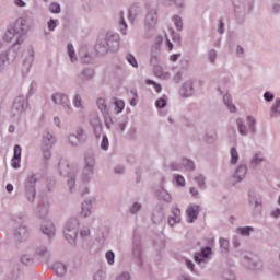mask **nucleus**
Wrapping results in <instances>:
<instances>
[{"instance_id": "nucleus-15", "label": "nucleus", "mask_w": 280, "mask_h": 280, "mask_svg": "<svg viewBox=\"0 0 280 280\" xmlns=\"http://www.w3.org/2000/svg\"><path fill=\"white\" fill-rule=\"evenodd\" d=\"M213 255V248L210 246H206L201 248L200 253L195 254L194 259L196 264H205L207 259H211V256Z\"/></svg>"}, {"instance_id": "nucleus-46", "label": "nucleus", "mask_w": 280, "mask_h": 280, "mask_svg": "<svg viewBox=\"0 0 280 280\" xmlns=\"http://www.w3.org/2000/svg\"><path fill=\"white\" fill-rule=\"evenodd\" d=\"M128 127V120H118L115 125V129L121 135V132L126 131Z\"/></svg>"}, {"instance_id": "nucleus-2", "label": "nucleus", "mask_w": 280, "mask_h": 280, "mask_svg": "<svg viewBox=\"0 0 280 280\" xmlns=\"http://www.w3.org/2000/svg\"><path fill=\"white\" fill-rule=\"evenodd\" d=\"M117 47H119V34L107 32L98 37L95 50L98 56H106L109 51H117Z\"/></svg>"}, {"instance_id": "nucleus-7", "label": "nucleus", "mask_w": 280, "mask_h": 280, "mask_svg": "<svg viewBox=\"0 0 280 280\" xmlns=\"http://www.w3.org/2000/svg\"><path fill=\"white\" fill-rule=\"evenodd\" d=\"M58 171L60 176H69L68 187L70 191H73V188L75 187V173L69 171V162H67V160H60Z\"/></svg>"}, {"instance_id": "nucleus-19", "label": "nucleus", "mask_w": 280, "mask_h": 280, "mask_svg": "<svg viewBox=\"0 0 280 280\" xmlns=\"http://www.w3.org/2000/svg\"><path fill=\"white\" fill-rule=\"evenodd\" d=\"M92 210H93V201H91L90 199H86L81 203L80 213L82 218H91Z\"/></svg>"}, {"instance_id": "nucleus-51", "label": "nucleus", "mask_w": 280, "mask_h": 280, "mask_svg": "<svg viewBox=\"0 0 280 280\" xmlns=\"http://www.w3.org/2000/svg\"><path fill=\"white\" fill-rule=\"evenodd\" d=\"M115 112L116 113H124V108H126V103L122 100H117L114 102Z\"/></svg>"}, {"instance_id": "nucleus-24", "label": "nucleus", "mask_w": 280, "mask_h": 280, "mask_svg": "<svg viewBox=\"0 0 280 280\" xmlns=\"http://www.w3.org/2000/svg\"><path fill=\"white\" fill-rule=\"evenodd\" d=\"M165 218V212H163V209L155 208L152 211V222L154 224H161L163 222V219Z\"/></svg>"}, {"instance_id": "nucleus-16", "label": "nucleus", "mask_w": 280, "mask_h": 280, "mask_svg": "<svg viewBox=\"0 0 280 280\" xmlns=\"http://www.w3.org/2000/svg\"><path fill=\"white\" fill-rule=\"evenodd\" d=\"M248 172V167L246 164H240L235 172L234 175L232 176V185H237V183H242L244 178H246V174Z\"/></svg>"}, {"instance_id": "nucleus-54", "label": "nucleus", "mask_w": 280, "mask_h": 280, "mask_svg": "<svg viewBox=\"0 0 280 280\" xmlns=\"http://www.w3.org/2000/svg\"><path fill=\"white\" fill-rule=\"evenodd\" d=\"M126 60L129 62V65H132L136 69L139 68V63L137 62V58H135V55L128 52L126 55Z\"/></svg>"}, {"instance_id": "nucleus-11", "label": "nucleus", "mask_w": 280, "mask_h": 280, "mask_svg": "<svg viewBox=\"0 0 280 280\" xmlns=\"http://www.w3.org/2000/svg\"><path fill=\"white\" fill-rule=\"evenodd\" d=\"M16 58H19V50L15 48L10 47L9 49L0 52V71H3V67H5V62H8V60L14 62Z\"/></svg>"}, {"instance_id": "nucleus-13", "label": "nucleus", "mask_w": 280, "mask_h": 280, "mask_svg": "<svg viewBox=\"0 0 280 280\" xmlns=\"http://www.w3.org/2000/svg\"><path fill=\"white\" fill-rule=\"evenodd\" d=\"M25 110H27V98L25 96H18L12 107L13 115H21Z\"/></svg>"}, {"instance_id": "nucleus-35", "label": "nucleus", "mask_w": 280, "mask_h": 280, "mask_svg": "<svg viewBox=\"0 0 280 280\" xmlns=\"http://www.w3.org/2000/svg\"><path fill=\"white\" fill-rule=\"evenodd\" d=\"M79 240H82V242H89L91 240V229L89 226H83L80 230Z\"/></svg>"}, {"instance_id": "nucleus-9", "label": "nucleus", "mask_w": 280, "mask_h": 280, "mask_svg": "<svg viewBox=\"0 0 280 280\" xmlns=\"http://www.w3.org/2000/svg\"><path fill=\"white\" fill-rule=\"evenodd\" d=\"M156 23H159V11L156 9H149L143 22L144 31L152 32L156 27Z\"/></svg>"}, {"instance_id": "nucleus-1", "label": "nucleus", "mask_w": 280, "mask_h": 280, "mask_svg": "<svg viewBox=\"0 0 280 280\" xmlns=\"http://www.w3.org/2000/svg\"><path fill=\"white\" fill-rule=\"evenodd\" d=\"M27 32H30V24H27V20L19 18L14 24L7 30L3 40H5V43H12V40H15L11 47L16 51H21V44L25 43Z\"/></svg>"}, {"instance_id": "nucleus-31", "label": "nucleus", "mask_w": 280, "mask_h": 280, "mask_svg": "<svg viewBox=\"0 0 280 280\" xmlns=\"http://www.w3.org/2000/svg\"><path fill=\"white\" fill-rule=\"evenodd\" d=\"M96 106L102 115H108V105L106 104V98L98 97L96 101Z\"/></svg>"}, {"instance_id": "nucleus-29", "label": "nucleus", "mask_w": 280, "mask_h": 280, "mask_svg": "<svg viewBox=\"0 0 280 280\" xmlns=\"http://www.w3.org/2000/svg\"><path fill=\"white\" fill-rule=\"evenodd\" d=\"M264 161H266V158H264V154L256 153L250 159L249 165H250V167H257V166L261 165V163H264Z\"/></svg>"}, {"instance_id": "nucleus-56", "label": "nucleus", "mask_w": 280, "mask_h": 280, "mask_svg": "<svg viewBox=\"0 0 280 280\" xmlns=\"http://www.w3.org/2000/svg\"><path fill=\"white\" fill-rule=\"evenodd\" d=\"M245 266L249 270H255V268H257V261H255L253 258L245 257Z\"/></svg>"}, {"instance_id": "nucleus-50", "label": "nucleus", "mask_w": 280, "mask_h": 280, "mask_svg": "<svg viewBox=\"0 0 280 280\" xmlns=\"http://www.w3.org/2000/svg\"><path fill=\"white\" fill-rule=\"evenodd\" d=\"M119 16H120V32L121 34L126 35V30H128V24L126 23V19H124V11L119 12Z\"/></svg>"}, {"instance_id": "nucleus-14", "label": "nucleus", "mask_w": 280, "mask_h": 280, "mask_svg": "<svg viewBox=\"0 0 280 280\" xmlns=\"http://www.w3.org/2000/svg\"><path fill=\"white\" fill-rule=\"evenodd\" d=\"M34 48H28L27 51L24 54V58L22 60V70L25 73H30V69L34 65Z\"/></svg>"}, {"instance_id": "nucleus-60", "label": "nucleus", "mask_w": 280, "mask_h": 280, "mask_svg": "<svg viewBox=\"0 0 280 280\" xmlns=\"http://www.w3.org/2000/svg\"><path fill=\"white\" fill-rule=\"evenodd\" d=\"M132 277L130 276V272L128 271H122L121 273H119L117 277H116V280H131Z\"/></svg>"}, {"instance_id": "nucleus-58", "label": "nucleus", "mask_w": 280, "mask_h": 280, "mask_svg": "<svg viewBox=\"0 0 280 280\" xmlns=\"http://www.w3.org/2000/svg\"><path fill=\"white\" fill-rule=\"evenodd\" d=\"M108 148H110V142L108 141V137L104 135L101 141V149H103L106 152Z\"/></svg>"}, {"instance_id": "nucleus-36", "label": "nucleus", "mask_w": 280, "mask_h": 280, "mask_svg": "<svg viewBox=\"0 0 280 280\" xmlns=\"http://www.w3.org/2000/svg\"><path fill=\"white\" fill-rule=\"evenodd\" d=\"M230 156V165H237V163L240 162V152H237V148H231Z\"/></svg>"}, {"instance_id": "nucleus-55", "label": "nucleus", "mask_w": 280, "mask_h": 280, "mask_svg": "<svg viewBox=\"0 0 280 280\" xmlns=\"http://www.w3.org/2000/svg\"><path fill=\"white\" fill-rule=\"evenodd\" d=\"M105 259H107V264L109 266H114L115 265V252H113V250L106 252Z\"/></svg>"}, {"instance_id": "nucleus-53", "label": "nucleus", "mask_w": 280, "mask_h": 280, "mask_svg": "<svg viewBox=\"0 0 280 280\" xmlns=\"http://www.w3.org/2000/svg\"><path fill=\"white\" fill-rule=\"evenodd\" d=\"M170 168L173 172H180V171H183V160H179V161L171 163Z\"/></svg>"}, {"instance_id": "nucleus-17", "label": "nucleus", "mask_w": 280, "mask_h": 280, "mask_svg": "<svg viewBox=\"0 0 280 280\" xmlns=\"http://www.w3.org/2000/svg\"><path fill=\"white\" fill-rule=\"evenodd\" d=\"M202 210V208H200L199 205L196 203H190L187 209H186V213H187V221L188 222H196V220H198V215H200V211Z\"/></svg>"}, {"instance_id": "nucleus-44", "label": "nucleus", "mask_w": 280, "mask_h": 280, "mask_svg": "<svg viewBox=\"0 0 280 280\" xmlns=\"http://www.w3.org/2000/svg\"><path fill=\"white\" fill-rule=\"evenodd\" d=\"M253 231H255L253 226L237 228V233H240L244 237H250V233H253Z\"/></svg>"}, {"instance_id": "nucleus-10", "label": "nucleus", "mask_w": 280, "mask_h": 280, "mask_svg": "<svg viewBox=\"0 0 280 280\" xmlns=\"http://www.w3.org/2000/svg\"><path fill=\"white\" fill-rule=\"evenodd\" d=\"M68 141L72 148H80V144L86 141V132L84 129L78 128L74 133L68 135Z\"/></svg>"}, {"instance_id": "nucleus-40", "label": "nucleus", "mask_w": 280, "mask_h": 280, "mask_svg": "<svg viewBox=\"0 0 280 280\" xmlns=\"http://www.w3.org/2000/svg\"><path fill=\"white\" fill-rule=\"evenodd\" d=\"M182 167L188 172H194L196 170V164L189 159H182Z\"/></svg>"}, {"instance_id": "nucleus-41", "label": "nucleus", "mask_w": 280, "mask_h": 280, "mask_svg": "<svg viewBox=\"0 0 280 280\" xmlns=\"http://www.w3.org/2000/svg\"><path fill=\"white\" fill-rule=\"evenodd\" d=\"M67 51L70 58V62H78V55H75V48L73 47V44H68Z\"/></svg>"}, {"instance_id": "nucleus-8", "label": "nucleus", "mask_w": 280, "mask_h": 280, "mask_svg": "<svg viewBox=\"0 0 280 280\" xmlns=\"http://www.w3.org/2000/svg\"><path fill=\"white\" fill-rule=\"evenodd\" d=\"M51 100L54 104H58L59 106H62L67 115H71V113H73V108L71 107V102L69 101V96L67 94L57 92L52 94Z\"/></svg>"}, {"instance_id": "nucleus-26", "label": "nucleus", "mask_w": 280, "mask_h": 280, "mask_svg": "<svg viewBox=\"0 0 280 280\" xmlns=\"http://www.w3.org/2000/svg\"><path fill=\"white\" fill-rule=\"evenodd\" d=\"M92 128L96 139H100V137H102V130H104V127L102 126V120H100V118L97 117L94 118L92 120Z\"/></svg>"}, {"instance_id": "nucleus-23", "label": "nucleus", "mask_w": 280, "mask_h": 280, "mask_svg": "<svg viewBox=\"0 0 280 280\" xmlns=\"http://www.w3.org/2000/svg\"><path fill=\"white\" fill-rule=\"evenodd\" d=\"M49 207L50 203L49 201L43 202L38 208H37V215L42 220H46L47 215H49Z\"/></svg>"}, {"instance_id": "nucleus-52", "label": "nucleus", "mask_w": 280, "mask_h": 280, "mask_svg": "<svg viewBox=\"0 0 280 280\" xmlns=\"http://www.w3.org/2000/svg\"><path fill=\"white\" fill-rule=\"evenodd\" d=\"M218 59V50L210 49L208 51V60L211 62V65H215V60Z\"/></svg>"}, {"instance_id": "nucleus-49", "label": "nucleus", "mask_w": 280, "mask_h": 280, "mask_svg": "<svg viewBox=\"0 0 280 280\" xmlns=\"http://www.w3.org/2000/svg\"><path fill=\"white\" fill-rule=\"evenodd\" d=\"M49 11L52 13V14H60V12H62V9L60 7V3L58 2H50L49 4Z\"/></svg>"}, {"instance_id": "nucleus-5", "label": "nucleus", "mask_w": 280, "mask_h": 280, "mask_svg": "<svg viewBox=\"0 0 280 280\" xmlns=\"http://www.w3.org/2000/svg\"><path fill=\"white\" fill-rule=\"evenodd\" d=\"M95 176V155L88 153L84 156V165L81 172V180L83 183H91Z\"/></svg>"}, {"instance_id": "nucleus-33", "label": "nucleus", "mask_w": 280, "mask_h": 280, "mask_svg": "<svg viewBox=\"0 0 280 280\" xmlns=\"http://www.w3.org/2000/svg\"><path fill=\"white\" fill-rule=\"evenodd\" d=\"M219 244H220V249H221V254L226 257V255H229V248L231 246V244L229 243V240L226 238H220L219 240Z\"/></svg>"}, {"instance_id": "nucleus-59", "label": "nucleus", "mask_w": 280, "mask_h": 280, "mask_svg": "<svg viewBox=\"0 0 280 280\" xmlns=\"http://www.w3.org/2000/svg\"><path fill=\"white\" fill-rule=\"evenodd\" d=\"M58 20L50 19L47 23L49 32H54L58 27Z\"/></svg>"}, {"instance_id": "nucleus-30", "label": "nucleus", "mask_w": 280, "mask_h": 280, "mask_svg": "<svg viewBox=\"0 0 280 280\" xmlns=\"http://www.w3.org/2000/svg\"><path fill=\"white\" fill-rule=\"evenodd\" d=\"M223 103L225 104L230 113H236L237 107L233 104V98L231 97V94L223 95Z\"/></svg>"}, {"instance_id": "nucleus-20", "label": "nucleus", "mask_w": 280, "mask_h": 280, "mask_svg": "<svg viewBox=\"0 0 280 280\" xmlns=\"http://www.w3.org/2000/svg\"><path fill=\"white\" fill-rule=\"evenodd\" d=\"M95 70H93V68H85L78 74V80H80V82H88V80H93Z\"/></svg>"}, {"instance_id": "nucleus-28", "label": "nucleus", "mask_w": 280, "mask_h": 280, "mask_svg": "<svg viewBox=\"0 0 280 280\" xmlns=\"http://www.w3.org/2000/svg\"><path fill=\"white\" fill-rule=\"evenodd\" d=\"M184 97H191L194 95V81L189 80L183 84Z\"/></svg>"}, {"instance_id": "nucleus-57", "label": "nucleus", "mask_w": 280, "mask_h": 280, "mask_svg": "<svg viewBox=\"0 0 280 280\" xmlns=\"http://www.w3.org/2000/svg\"><path fill=\"white\" fill-rule=\"evenodd\" d=\"M93 280H106V271L100 269L93 275Z\"/></svg>"}, {"instance_id": "nucleus-39", "label": "nucleus", "mask_w": 280, "mask_h": 280, "mask_svg": "<svg viewBox=\"0 0 280 280\" xmlns=\"http://www.w3.org/2000/svg\"><path fill=\"white\" fill-rule=\"evenodd\" d=\"M158 198H160V200H163L167 205L172 202V195H170V192H167V190L163 188H161V190L158 192Z\"/></svg>"}, {"instance_id": "nucleus-12", "label": "nucleus", "mask_w": 280, "mask_h": 280, "mask_svg": "<svg viewBox=\"0 0 280 280\" xmlns=\"http://www.w3.org/2000/svg\"><path fill=\"white\" fill-rule=\"evenodd\" d=\"M131 250L133 259L141 264V261H143V244L139 236L133 237Z\"/></svg>"}, {"instance_id": "nucleus-22", "label": "nucleus", "mask_w": 280, "mask_h": 280, "mask_svg": "<svg viewBox=\"0 0 280 280\" xmlns=\"http://www.w3.org/2000/svg\"><path fill=\"white\" fill-rule=\"evenodd\" d=\"M14 237L16 242H25V240H27V228L25 225H20L14 230Z\"/></svg>"}, {"instance_id": "nucleus-45", "label": "nucleus", "mask_w": 280, "mask_h": 280, "mask_svg": "<svg viewBox=\"0 0 280 280\" xmlns=\"http://www.w3.org/2000/svg\"><path fill=\"white\" fill-rule=\"evenodd\" d=\"M172 21H173V23L176 27V31L177 32H183V18L179 16V15H174Z\"/></svg>"}, {"instance_id": "nucleus-32", "label": "nucleus", "mask_w": 280, "mask_h": 280, "mask_svg": "<svg viewBox=\"0 0 280 280\" xmlns=\"http://www.w3.org/2000/svg\"><path fill=\"white\" fill-rule=\"evenodd\" d=\"M236 126L240 135L242 137H248V127H246V124H244V119L237 118L236 119Z\"/></svg>"}, {"instance_id": "nucleus-47", "label": "nucleus", "mask_w": 280, "mask_h": 280, "mask_svg": "<svg viewBox=\"0 0 280 280\" xmlns=\"http://www.w3.org/2000/svg\"><path fill=\"white\" fill-rule=\"evenodd\" d=\"M141 209H143V206L140 202L136 201L129 208V213H131V215H137V213L141 211Z\"/></svg>"}, {"instance_id": "nucleus-42", "label": "nucleus", "mask_w": 280, "mask_h": 280, "mask_svg": "<svg viewBox=\"0 0 280 280\" xmlns=\"http://www.w3.org/2000/svg\"><path fill=\"white\" fill-rule=\"evenodd\" d=\"M247 124L252 135L257 132V120L253 116H247Z\"/></svg>"}, {"instance_id": "nucleus-63", "label": "nucleus", "mask_w": 280, "mask_h": 280, "mask_svg": "<svg viewBox=\"0 0 280 280\" xmlns=\"http://www.w3.org/2000/svg\"><path fill=\"white\" fill-rule=\"evenodd\" d=\"M11 219H12L14 222H24V220H25V214H23L22 212H20V213L13 214V215L11 217Z\"/></svg>"}, {"instance_id": "nucleus-37", "label": "nucleus", "mask_w": 280, "mask_h": 280, "mask_svg": "<svg viewBox=\"0 0 280 280\" xmlns=\"http://www.w3.org/2000/svg\"><path fill=\"white\" fill-rule=\"evenodd\" d=\"M279 115H280V98H276L270 109V117L275 119L279 117Z\"/></svg>"}, {"instance_id": "nucleus-64", "label": "nucleus", "mask_w": 280, "mask_h": 280, "mask_svg": "<svg viewBox=\"0 0 280 280\" xmlns=\"http://www.w3.org/2000/svg\"><path fill=\"white\" fill-rule=\"evenodd\" d=\"M224 280H236L235 279V273L231 272V271H224L222 275Z\"/></svg>"}, {"instance_id": "nucleus-34", "label": "nucleus", "mask_w": 280, "mask_h": 280, "mask_svg": "<svg viewBox=\"0 0 280 280\" xmlns=\"http://www.w3.org/2000/svg\"><path fill=\"white\" fill-rule=\"evenodd\" d=\"M159 56H161V47L155 46L151 49V63L159 65Z\"/></svg>"}, {"instance_id": "nucleus-18", "label": "nucleus", "mask_w": 280, "mask_h": 280, "mask_svg": "<svg viewBox=\"0 0 280 280\" xmlns=\"http://www.w3.org/2000/svg\"><path fill=\"white\" fill-rule=\"evenodd\" d=\"M23 152V149L21 148V145L15 144L14 145V153H13V158L11 160V165L13 167V170H19V167H21V154Z\"/></svg>"}, {"instance_id": "nucleus-62", "label": "nucleus", "mask_w": 280, "mask_h": 280, "mask_svg": "<svg viewBox=\"0 0 280 280\" xmlns=\"http://www.w3.org/2000/svg\"><path fill=\"white\" fill-rule=\"evenodd\" d=\"M271 14H280V2H273L270 8Z\"/></svg>"}, {"instance_id": "nucleus-27", "label": "nucleus", "mask_w": 280, "mask_h": 280, "mask_svg": "<svg viewBox=\"0 0 280 280\" xmlns=\"http://www.w3.org/2000/svg\"><path fill=\"white\" fill-rule=\"evenodd\" d=\"M51 270L58 276V277H65L67 275V265L62 262H55L51 266Z\"/></svg>"}, {"instance_id": "nucleus-3", "label": "nucleus", "mask_w": 280, "mask_h": 280, "mask_svg": "<svg viewBox=\"0 0 280 280\" xmlns=\"http://www.w3.org/2000/svg\"><path fill=\"white\" fill-rule=\"evenodd\" d=\"M58 142V138L54 136V133L47 131L42 136V141L39 144L42 154H43V161L44 163H47L49 159H51V150L54 148V144Z\"/></svg>"}, {"instance_id": "nucleus-6", "label": "nucleus", "mask_w": 280, "mask_h": 280, "mask_svg": "<svg viewBox=\"0 0 280 280\" xmlns=\"http://www.w3.org/2000/svg\"><path fill=\"white\" fill-rule=\"evenodd\" d=\"M36 183L38 178L34 174L28 175L24 182L25 198L28 202L36 200Z\"/></svg>"}, {"instance_id": "nucleus-61", "label": "nucleus", "mask_w": 280, "mask_h": 280, "mask_svg": "<svg viewBox=\"0 0 280 280\" xmlns=\"http://www.w3.org/2000/svg\"><path fill=\"white\" fill-rule=\"evenodd\" d=\"M155 106L156 108H165V106H167V98L166 97L159 98L155 102Z\"/></svg>"}, {"instance_id": "nucleus-4", "label": "nucleus", "mask_w": 280, "mask_h": 280, "mask_svg": "<svg viewBox=\"0 0 280 280\" xmlns=\"http://www.w3.org/2000/svg\"><path fill=\"white\" fill-rule=\"evenodd\" d=\"M80 229V219L72 217L63 225V236L69 244H75L78 231Z\"/></svg>"}, {"instance_id": "nucleus-25", "label": "nucleus", "mask_w": 280, "mask_h": 280, "mask_svg": "<svg viewBox=\"0 0 280 280\" xmlns=\"http://www.w3.org/2000/svg\"><path fill=\"white\" fill-rule=\"evenodd\" d=\"M36 255L37 257H40L43 261H47L51 257V253L49 252V248H47L46 246L37 247Z\"/></svg>"}, {"instance_id": "nucleus-48", "label": "nucleus", "mask_w": 280, "mask_h": 280, "mask_svg": "<svg viewBox=\"0 0 280 280\" xmlns=\"http://www.w3.org/2000/svg\"><path fill=\"white\" fill-rule=\"evenodd\" d=\"M173 179L176 183L177 187H185V185L187 184L185 182V177L180 174L173 175Z\"/></svg>"}, {"instance_id": "nucleus-21", "label": "nucleus", "mask_w": 280, "mask_h": 280, "mask_svg": "<svg viewBox=\"0 0 280 280\" xmlns=\"http://www.w3.org/2000/svg\"><path fill=\"white\" fill-rule=\"evenodd\" d=\"M42 232L44 235H47V237H54V235H56V226L54 225V222L46 221L42 224Z\"/></svg>"}, {"instance_id": "nucleus-43", "label": "nucleus", "mask_w": 280, "mask_h": 280, "mask_svg": "<svg viewBox=\"0 0 280 280\" xmlns=\"http://www.w3.org/2000/svg\"><path fill=\"white\" fill-rule=\"evenodd\" d=\"M194 180L197 183L199 189H206V187H207V178H205L203 175L195 176Z\"/></svg>"}, {"instance_id": "nucleus-38", "label": "nucleus", "mask_w": 280, "mask_h": 280, "mask_svg": "<svg viewBox=\"0 0 280 280\" xmlns=\"http://www.w3.org/2000/svg\"><path fill=\"white\" fill-rule=\"evenodd\" d=\"M72 104L74 108H79V110H84V103L82 102V95L79 93L74 94L72 98Z\"/></svg>"}]
</instances>
